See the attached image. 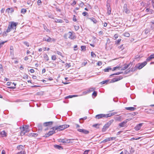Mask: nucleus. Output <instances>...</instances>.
Segmentation results:
<instances>
[{
    "mask_svg": "<svg viewBox=\"0 0 154 154\" xmlns=\"http://www.w3.org/2000/svg\"><path fill=\"white\" fill-rule=\"evenodd\" d=\"M130 149V154H132L134 152V150L132 147H131V148Z\"/></svg>",
    "mask_w": 154,
    "mask_h": 154,
    "instance_id": "obj_35",
    "label": "nucleus"
},
{
    "mask_svg": "<svg viewBox=\"0 0 154 154\" xmlns=\"http://www.w3.org/2000/svg\"><path fill=\"white\" fill-rule=\"evenodd\" d=\"M137 114H138L137 112H134L131 113L130 114L132 116H134Z\"/></svg>",
    "mask_w": 154,
    "mask_h": 154,
    "instance_id": "obj_46",
    "label": "nucleus"
},
{
    "mask_svg": "<svg viewBox=\"0 0 154 154\" xmlns=\"http://www.w3.org/2000/svg\"><path fill=\"white\" fill-rule=\"evenodd\" d=\"M123 77L122 76H119L117 77L112 79L111 81L112 82H115L122 79Z\"/></svg>",
    "mask_w": 154,
    "mask_h": 154,
    "instance_id": "obj_8",
    "label": "nucleus"
},
{
    "mask_svg": "<svg viewBox=\"0 0 154 154\" xmlns=\"http://www.w3.org/2000/svg\"><path fill=\"white\" fill-rule=\"evenodd\" d=\"M77 131L80 132H82L85 134H88L89 133L88 131L84 129H79L77 130Z\"/></svg>",
    "mask_w": 154,
    "mask_h": 154,
    "instance_id": "obj_10",
    "label": "nucleus"
},
{
    "mask_svg": "<svg viewBox=\"0 0 154 154\" xmlns=\"http://www.w3.org/2000/svg\"><path fill=\"white\" fill-rule=\"evenodd\" d=\"M55 22L57 23H62L63 22V21L62 20L56 19Z\"/></svg>",
    "mask_w": 154,
    "mask_h": 154,
    "instance_id": "obj_34",
    "label": "nucleus"
},
{
    "mask_svg": "<svg viewBox=\"0 0 154 154\" xmlns=\"http://www.w3.org/2000/svg\"><path fill=\"white\" fill-rule=\"evenodd\" d=\"M26 12V9L22 8L21 10V13L22 14H25Z\"/></svg>",
    "mask_w": 154,
    "mask_h": 154,
    "instance_id": "obj_38",
    "label": "nucleus"
},
{
    "mask_svg": "<svg viewBox=\"0 0 154 154\" xmlns=\"http://www.w3.org/2000/svg\"><path fill=\"white\" fill-rule=\"evenodd\" d=\"M113 121L114 120L113 119L111 120L108 122H107L106 124H105L102 129V131H105L106 130V129L109 128V126L113 123Z\"/></svg>",
    "mask_w": 154,
    "mask_h": 154,
    "instance_id": "obj_3",
    "label": "nucleus"
},
{
    "mask_svg": "<svg viewBox=\"0 0 154 154\" xmlns=\"http://www.w3.org/2000/svg\"><path fill=\"white\" fill-rule=\"evenodd\" d=\"M108 138H109L110 139V141L111 140H115L116 139V137H108Z\"/></svg>",
    "mask_w": 154,
    "mask_h": 154,
    "instance_id": "obj_56",
    "label": "nucleus"
},
{
    "mask_svg": "<svg viewBox=\"0 0 154 154\" xmlns=\"http://www.w3.org/2000/svg\"><path fill=\"white\" fill-rule=\"evenodd\" d=\"M82 50H84L85 49L86 47L85 46H81V47Z\"/></svg>",
    "mask_w": 154,
    "mask_h": 154,
    "instance_id": "obj_58",
    "label": "nucleus"
},
{
    "mask_svg": "<svg viewBox=\"0 0 154 154\" xmlns=\"http://www.w3.org/2000/svg\"><path fill=\"white\" fill-rule=\"evenodd\" d=\"M44 58L47 61H48L49 60V58L48 56V55L46 54H44L43 56Z\"/></svg>",
    "mask_w": 154,
    "mask_h": 154,
    "instance_id": "obj_32",
    "label": "nucleus"
},
{
    "mask_svg": "<svg viewBox=\"0 0 154 154\" xmlns=\"http://www.w3.org/2000/svg\"><path fill=\"white\" fill-rule=\"evenodd\" d=\"M17 24V23H16L14 22H11V24L9 25L8 27V29H7L6 31L4 32L3 34L4 35H5V34H6V33H8L10 32L12 29H13L14 27V29H15L16 26Z\"/></svg>",
    "mask_w": 154,
    "mask_h": 154,
    "instance_id": "obj_1",
    "label": "nucleus"
},
{
    "mask_svg": "<svg viewBox=\"0 0 154 154\" xmlns=\"http://www.w3.org/2000/svg\"><path fill=\"white\" fill-rule=\"evenodd\" d=\"M95 89L94 88H90L88 89L89 93L93 91Z\"/></svg>",
    "mask_w": 154,
    "mask_h": 154,
    "instance_id": "obj_29",
    "label": "nucleus"
},
{
    "mask_svg": "<svg viewBox=\"0 0 154 154\" xmlns=\"http://www.w3.org/2000/svg\"><path fill=\"white\" fill-rule=\"evenodd\" d=\"M147 62L145 61L143 62L140 64V65L138 66V68L139 69H142L143 67L145 66L147 64Z\"/></svg>",
    "mask_w": 154,
    "mask_h": 154,
    "instance_id": "obj_11",
    "label": "nucleus"
},
{
    "mask_svg": "<svg viewBox=\"0 0 154 154\" xmlns=\"http://www.w3.org/2000/svg\"><path fill=\"white\" fill-rule=\"evenodd\" d=\"M95 118L96 119H100L103 118H107L106 115L103 114H100L96 115Z\"/></svg>",
    "mask_w": 154,
    "mask_h": 154,
    "instance_id": "obj_6",
    "label": "nucleus"
},
{
    "mask_svg": "<svg viewBox=\"0 0 154 154\" xmlns=\"http://www.w3.org/2000/svg\"><path fill=\"white\" fill-rule=\"evenodd\" d=\"M53 122L52 121L45 122L43 123V125L45 127L49 126L51 127Z\"/></svg>",
    "mask_w": 154,
    "mask_h": 154,
    "instance_id": "obj_7",
    "label": "nucleus"
},
{
    "mask_svg": "<svg viewBox=\"0 0 154 154\" xmlns=\"http://www.w3.org/2000/svg\"><path fill=\"white\" fill-rule=\"evenodd\" d=\"M43 40L44 41H45L47 42H50L51 41L52 38L49 37H48V38L47 39H46L45 38H43Z\"/></svg>",
    "mask_w": 154,
    "mask_h": 154,
    "instance_id": "obj_25",
    "label": "nucleus"
},
{
    "mask_svg": "<svg viewBox=\"0 0 154 154\" xmlns=\"http://www.w3.org/2000/svg\"><path fill=\"white\" fill-rule=\"evenodd\" d=\"M29 125H28L23 126V127H20V129L21 130V135L23 136L26 133L29 132Z\"/></svg>",
    "mask_w": 154,
    "mask_h": 154,
    "instance_id": "obj_2",
    "label": "nucleus"
},
{
    "mask_svg": "<svg viewBox=\"0 0 154 154\" xmlns=\"http://www.w3.org/2000/svg\"><path fill=\"white\" fill-rule=\"evenodd\" d=\"M142 125V123H140L139 124H138L136 125V127H135V129L136 131H138L140 130L141 128V127Z\"/></svg>",
    "mask_w": 154,
    "mask_h": 154,
    "instance_id": "obj_16",
    "label": "nucleus"
},
{
    "mask_svg": "<svg viewBox=\"0 0 154 154\" xmlns=\"http://www.w3.org/2000/svg\"><path fill=\"white\" fill-rule=\"evenodd\" d=\"M23 43L26 45L27 46L29 47V44L28 42H23Z\"/></svg>",
    "mask_w": 154,
    "mask_h": 154,
    "instance_id": "obj_52",
    "label": "nucleus"
},
{
    "mask_svg": "<svg viewBox=\"0 0 154 154\" xmlns=\"http://www.w3.org/2000/svg\"><path fill=\"white\" fill-rule=\"evenodd\" d=\"M116 113H115V112H112V113H111V114H106L107 118H108V117H110L114 115Z\"/></svg>",
    "mask_w": 154,
    "mask_h": 154,
    "instance_id": "obj_36",
    "label": "nucleus"
},
{
    "mask_svg": "<svg viewBox=\"0 0 154 154\" xmlns=\"http://www.w3.org/2000/svg\"><path fill=\"white\" fill-rule=\"evenodd\" d=\"M154 58V54L151 55L149 57H148L146 60L147 61H149L151 60Z\"/></svg>",
    "mask_w": 154,
    "mask_h": 154,
    "instance_id": "obj_17",
    "label": "nucleus"
},
{
    "mask_svg": "<svg viewBox=\"0 0 154 154\" xmlns=\"http://www.w3.org/2000/svg\"><path fill=\"white\" fill-rule=\"evenodd\" d=\"M76 4V2L75 0H74L73 2L71 4L72 5H74Z\"/></svg>",
    "mask_w": 154,
    "mask_h": 154,
    "instance_id": "obj_59",
    "label": "nucleus"
},
{
    "mask_svg": "<svg viewBox=\"0 0 154 154\" xmlns=\"http://www.w3.org/2000/svg\"><path fill=\"white\" fill-rule=\"evenodd\" d=\"M124 35L127 37H129L130 36V34L129 33L126 32L124 34Z\"/></svg>",
    "mask_w": 154,
    "mask_h": 154,
    "instance_id": "obj_44",
    "label": "nucleus"
},
{
    "mask_svg": "<svg viewBox=\"0 0 154 154\" xmlns=\"http://www.w3.org/2000/svg\"><path fill=\"white\" fill-rule=\"evenodd\" d=\"M72 20H73V21H74V22H75L77 21L76 17L74 15L73 16V18Z\"/></svg>",
    "mask_w": 154,
    "mask_h": 154,
    "instance_id": "obj_51",
    "label": "nucleus"
},
{
    "mask_svg": "<svg viewBox=\"0 0 154 154\" xmlns=\"http://www.w3.org/2000/svg\"><path fill=\"white\" fill-rule=\"evenodd\" d=\"M107 8V14L108 15H110L111 13V8L110 7V5L109 4L107 3L106 5Z\"/></svg>",
    "mask_w": 154,
    "mask_h": 154,
    "instance_id": "obj_12",
    "label": "nucleus"
},
{
    "mask_svg": "<svg viewBox=\"0 0 154 154\" xmlns=\"http://www.w3.org/2000/svg\"><path fill=\"white\" fill-rule=\"evenodd\" d=\"M124 152L125 154H130L129 152L126 149L125 150Z\"/></svg>",
    "mask_w": 154,
    "mask_h": 154,
    "instance_id": "obj_63",
    "label": "nucleus"
},
{
    "mask_svg": "<svg viewBox=\"0 0 154 154\" xmlns=\"http://www.w3.org/2000/svg\"><path fill=\"white\" fill-rule=\"evenodd\" d=\"M121 39H118L116 41V44H119L120 42H121Z\"/></svg>",
    "mask_w": 154,
    "mask_h": 154,
    "instance_id": "obj_53",
    "label": "nucleus"
},
{
    "mask_svg": "<svg viewBox=\"0 0 154 154\" xmlns=\"http://www.w3.org/2000/svg\"><path fill=\"white\" fill-rule=\"evenodd\" d=\"M51 129H52V131H50L48 133L45 134L44 136V137H48L49 136L52 135L56 133L55 130H53V128H52Z\"/></svg>",
    "mask_w": 154,
    "mask_h": 154,
    "instance_id": "obj_5",
    "label": "nucleus"
},
{
    "mask_svg": "<svg viewBox=\"0 0 154 154\" xmlns=\"http://www.w3.org/2000/svg\"><path fill=\"white\" fill-rule=\"evenodd\" d=\"M53 130H55V131L56 130H57V131H61L60 130V126H56L53 127Z\"/></svg>",
    "mask_w": 154,
    "mask_h": 154,
    "instance_id": "obj_19",
    "label": "nucleus"
},
{
    "mask_svg": "<svg viewBox=\"0 0 154 154\" xmlns=\"http://www.w3.org/2000/svg\"><path fill=\"white\" fill-rule=\"evenodd\" d=\"M55 148L58 149H63V148L62 146L59 145H54Z\"/></svg>",
    "mask_w": 154,
    "mask_h": 154,
    "instance_id": "obj_24",
    "label": "nucleus"
},
{
    "mask_svg": "<svg viewBox=\"0 0 154 154\" xmlns=\"http://www.w3.org/2000/svg\"><path fill=\"white\" fill-rule=\"evenodd\" d=\"M60 130L61 131L69 127V125H60Z\"/></svg>",
    "mask_w": 154,
    "mask_h": 154,
    "instance_id": "obj_13",
    "label": "nucleus"
},
{
    "mask_svg": "<svg viewBox=\"0 0 154 154\" xmlns=\"http://www.w3.org/2000/svg\"><path fill=\"white\" fill-rule=\"evenodd\" d=\"M97 95V93L96 91H94L92 93V95L96 97Z\"/></svg>",
    "mask_w": 154,
    "mask_h": 154,
    "instance_id": "obj_41",
    "label": "nucleus"
},
{
    "mask_svg": "<svg viewBox=\"0 0 154 154\" xmlns=\"http://www.w3.org/2000/svg\"><path fill=\"white\" fill-rule=\"evenodd\" d=\"M54 5L56 7H55V8H56V10L57 11H59V12H60L61 11V10L60 9H59L58 8H57L55 5L54 4Z\"/></svg>",
    "mask_w": 154,
    "mask_h": 154,
    "instance_id": "obj_42",
    "label": "nucleus"
},
{
    "mask_svg": "<svg viewBox=\"0 0 154 154\" xmlns=\"http://www.w3.org/2000/svg\"><path fill=\"white\" fill-rule=\"evenodd\" d=\"M51 59L53 60H55L56 59V57L55 55H53L51 57Z\"/></svg>",
    "mask_w": 154,
    "mask_h": 154,
    "instance_id": "obj_48",
    "label": "nucleus"
},
{
    "mask_svg": "<svg viewBox=\"0 0 154 154\" xmlns=\"http://www.w3.org/2000/svg\"><path fill=\"white\" fill-rule=\"evenodd\" d=\"M37 5H41V4L42 3L41 0H38V1H37Z\"/></svg>",
    "mask_w": 154,
    "mask_h": 154,
    "instance_id": "obj_57",
    "label": "nucleus"
},
{
    "mask_svg": "<svg viewBox=\"0 0 154 154\" xmlns=\"http://www.w3.org/2000/svg\"><path fill=\"white\" fill-rule=\"evenodd\" d=\"M29 134L30 135V136H32L33 137H36L38 135L37 134L34 133H31V134Z\"/></svg>",
    "mask_w": 154,
    "mask_h": 154,
    "instance_id": "obj_37",
    "label": "nucleus"
},
{
    "mask_svg": "<svg viewBox=\"0 0 154 154\" xmlns=\"http://www.w3.org/2000/svg\"><path fill=\"white\" fill-rule=\"evenodd\" d=\"M17 148L19 150L22 151V150L24 149V147L22 145H20L17 146Z\"/></svg>",
    "mask_w": 154,
    "mask_h": 154,
    "instance_id": "obj_22",
    "label": "nucleus"
},
{
    "mask_svg": "<svg viewBox=\"0 0 154 154\" xmlns=\"http://www.w3.org/2000/svg\"><path fill=\"white\" fill-rule=\"evenodd\" d=\"M14 11V9L12 8H9L6 10V11H8V13H11Z\"/></svg>",
    "mask_w": 154,
    "mask_h": 154,
    "instance_id": "obj_18",
    "label": "nucleus"
},
{
    "mask_svg": "<svg viewBox=\"0 0 154 154\" xmlns=\"http://www.w3.org/2000/svg\"><path fill=\"white\" fill-rule=\"evenodd\" d=\"M123 11L126 14H128L130 12L129 11L127 8V5L126 4H125L124 5Z\"/></svg>",
    "mask_w": 154,
    "mask_h": 154,
    "instance_id": "obj_14",
    "label": "nucleus"
},
{
    "mask_svg": "<svg viewBox=\"0 0 154 154\" xmlns=\"http://www.w3.org/2000/svg\"><path fill=\"white\" fill-rule=\"evenodd\" d=\"M74 139H60L59 142L63 143H72V140H73Z\"/></svg>",
    "mask_w": 154,
    "mask_h": 154,
    "instance_id": "obj_4",
    "label": "nucleus"
},
{
    "mask_svg": "<svg viewBox=\"0 0 154 154\" xmlns=\"http://www.w3.org/2000/svg\"><path fill=\"white\" fill-rule=\"evenodd\" d=\"M10 53L12 54L13 52V48L12 46L10 48Z\"/></svg>",
    "mask_w": 154,
    "mask_h": 154,
    "instance_id": "obj_54",
    "label": "nucleus"
},
{
    "mask_svg": "<svg viewBox=\"0 0 154 154\" xmlns=\"http://www.w3.org/2000/svg\"><path fill=\"white\" fill-rule=\"evenodd\" d=\"M25 152L24 151H20V152H18L16 154H25Z\"/></svg>",
    "mask_w": 154,
    "mask_h": 154,
    "instance_id": "obj_47",
    "label": "nucleus"
},
{
    "mask_svg": "<svg viewBox=\"0 0 154 154\" xmlns=\"http://www.w3.org/2000/svg\"><path fill=\"white\" fill-rule=\"evenodd\" d=\"M118 48L119 49H121V50H122L124 48V47H123V45H122L121 46H119Z\"/></svg>",
    "mask_w": 154,
    "mask_h": 154,
    "instance_id": "obj_39",
    "label": "nucleus"
},
{
    "mask_svg": "<svg viewBox=\"0 0 154 154\" xmlns=\"http://www.w3.org/2000/svg\"><path fill=\"white\" fill-rule=\"evenodd\" d=\"M89 93V92H88V89L87 90L83 92V94L84 95H85V94H87L88 93Z\"/></svg>",
    "mask_w": 154,
    "mask_h": 154,
    "instance_id": "obj_49",
    "label": "nucleus"
},
{
    "mask_svg": "<svg viewBox=\"0 0 154 154\" xmlns=\"http://www.w3.org/2000/svg\"><path fill=\"white\" fill-rule=\"evenodd\" d=\"M151 3H152V5L154 9V0H152Z\"/></svg>",
    "mask_w": 154,
    "mask_h": 154,
    "instance_id": "obj_64",
    "label": "nucleus"
},
{
    "mask_svg": "<svg viewBox=\"0 0 154 154\" xmlns=\"http://www.w3.org/2000/svg\"><path fill=\"white\" fill-rule=\"evenodd\" d=\"M82 14L84 16H85L88 14V13L86 12H84L82 13Z\"/></svg>",
    "mask_w": 154,
    "mask_h": 154,
    "instance_id": "obj_61",
    "label": "nucleus"
},
{
    "mask_svg": "<svg viewBox=\"0 0 154 154\" xmlns=\"http://www.w3.org/2000/svg\"><path fill=\"white\" fill-rule=\"evenodd\" d=\"M130 65V64H128L127 65L125 66L124 67H123L122 68L121 70H125V69H127L129 67Z\"/></svg>",
    "mask_w": 154,
    "mask_h": 154,
    "instance_id": "obj_27",
    "label": "nucleus"
},
{
    "mask_svg": "<svg viewBox=\"0 0 154 154\" xmlns=\"http://www.w3.org/2000/svg\"><path fill=\"white\" fill-rule=\"evenodd\" d=\"M74 51H76L78 49L77 48V45H74Z\"/></svg>",
    "mask_w": 154,
    "mask_h": 154,
    "instance_id": "obj_60",
    "label": "nucleus"
},
{
    "mask_svg": "<svg viewBox=\"0 0 154 154\" xmlns=\"http://www.w3.org/2000/svg\"><path fill=\"white\" fill-rule=\"evenodd\" d=\"M38 130L42 131V124H38Z\"/></svg>",
    "mask_w": 154,
    "mask_h": 154,
    "instance_id": "obj_26",
    "label": "nucleus"
},
{
    "mask_svg": "<svg viewBox=\"0 0 154 154\" xmlns=\"http://www.w3.org/2000/svg\"><path fill=\"white\" fill-rule=\"evenodd\" d=\"M112 69V68L110 67H108L106 69H105L103 70L104 72H108L109 71V70H111Z\"/></svg>",
    "mask_w": 154,
    "mask_h": 154,
    "instance_id": "obj_33",
    "label": "nucleus"
},
{
    "mask_svg": "<svg viewBox=\"0 0 154 154\" xmlns=\"http://www.w3.org/2000/svg\"><path fill=\"white\" fill-rule=\"evenodd\" d=\"M91 55L92 57H96V55L94 54V53L93 52H91Z\"/></svg>",
    "mask_w": 154,
    "mask_h": 154,
    "instance_id": "obj_45",
    "label": "nucleus"
},
{
    "mask_svg": "<svg viewBox=\"0 0 154 154\" xmlns=\"http://www.w3.org/2000/svg\"><path fill=\"white\" fill-rule=\"evenodd\" d=\"M79 5V6L82 7L84 5V3L82 2H81L80 3Z\"/></svg>",
    "mask_w": 154,
    "mask_h": 154,
    "instance_id": "obj_50",
    "label": "nucleus"
},
{
    "mask_svg": "<svg viewBox=\"0 0 154 154\" xmlns=\"http://www.w3.org/2000/svg\"><path fill=\"white\" fill-rule=\"evenodd\" d=\"M102 63L101 61H98L97 64V65L99 66H100L102 65Z\"/></svg>",
    "mask_w": 154,
    "mask_h": 154,
    "instance_id": "obj_62",
    "label": "nucleus"
},
{
    "mask_svg": "<svg viewBox=\"0 0 154 154\" xmlns=\"http://www.w3.org/2000/svg\"><path fill=\"white\" fill-rule=\"evenodd\" d=\"M125 109L127 110H129L131 111H134L136 109V108L134 107H125Z\"/></svg>",
    "mask_w": 154,
    "mask_h": 154,
    "instance_id": "obj_20",
    "label": "nucleus"
},
{
    "mask_svg": "<svg viewBox=\"0 0 154 154\" xmlns=\"http://www.w3.org/2000/svg\"><path fill=\"white\" fill-rule=\"evenodd\" d=\"M106 41V42L105 45V48L106 49L107 48V45H109L111 42L110 39L109 38H107Z\"/></svg>",
    "mask_w": 154,
    "mask_h": 154,
    "instance_id": "obj_23",
    "label": "nucleus"
},
{
    "mask_svg": "<svg viewBox=\"0 0 154 154\" xmlns=\"http://www.w3.org/2000/svg\"><path fill=\"white\" fill-rule=\"evenodd\" d=\"M110 141V139L109 138H107L106 139H105L104 140H103L102 141H101L100 143H106L107 142Z\"/></svg>",
    "mask_w": 154,
    "mask_h": 154,
    "instance_id": "obj_31",
    "label": "nucleus"
},
{
    "mask_svg": "<svg viewBox=\"0 0 154 154\" xmlns=\"http://www.w3.org/2000/svg\"><path fill=\"white\" fill-rule=\"evenodd\" d=\"M149 32V30L148 29H146L145 31V33L146 34H147Z\"/></svg>",
    "mask_w": 154,
    "mask_h": 154,
    "instance_id": "obj_55",
    "label": "nucleus"
},
{
    "mask_svg": "<svg viewBox=\"0 0 154 154\" xmlns=\"http://www.w3.org/2000/svg\"><path fill=\"white\" fill-rule=\"evenodd\" d=\"M99 124H96L94 125L93 126L94 127L96 128H99Z\"/></svg>",
    "mask_w": 154,
    "mask_h": 154,
    "instance_id": "obj_43",
    "label": "nucleus"
},
{
    "mask_svg": "<svg viewBox=\"0 0 154 154\" xmlns=\"http://www.w3.org/2000/svg\"><path fill=\"white\" fill-rule=\"evenodd\" d=\"M127 120L128 119H127V120L119 124V126L120 128L124 127L125 126V124L127 122Z\"/></svg>",
    "mask_w": 154,
    "mask_h": 154,
    "instance_id": "obj_15",
    "label": "nucleus"
},
{
    "mask_svg": "<svg viewBox=\"0 0 154 154\" xmlns=\"http://www.w3.org/2000/svg\"><path fill=\"white\" fill-rule=\"evenodd\" d=\"M54 53H55L57 54L58 55L61 56L62 57H63V56L62 55V54L60 51H56L54 52Z\"/></svg>",
    "mask_w": 154,
    "mask_h": 154,
    "instance_id": "obj_28",
    "label": "nucleus"
},
{
    "mask_svg": "<svg viewBox=\"0 0 154 154\" xmlns=\"http://www.w3.org/2000/svg\"><path fill=\"white\" fill-rule=\"evenodd\" d=\"M67 35L69 38L71 39H74L75 37L72 35V33L71 32H69L67 33Z\"/></svg>",
    "mask_w": 154,
    "mask_h": 154,
    "instance_id": "obj_9",
    "label": "nucleus"
},
{
    "mask_svg": "<svg viewBox=\"0 0 154 154\" xmlns=\"http://www.w3.org/2000/svg\"><path fill=\"white\" fill-rule=\"evenodd\" d=\"M90 20H91L94 23H96L97 22V21L96 20V19L94 18H89Z\"/></svg>",
    "mask_w": 154,
    "mask_h": 154,
    "instance_id": "obj_30",
    "label": "nucleus"
},
{
    "mask_svg": "<svg viewBox=\"0 0 154 154\" xmlns=\"http://www.w3.org/2000/svg\"><path fill=\"white\" fill-rule=\"evenodd\" d=\"M90 151L89 150H85L84 151L83 154H89Z\"/></svg>",
    "mask_w": 154,
    "mask_h": 154,
    "instance_id": "obj_40",
    "label": "nucleus"
},
{
    "mask_svg": "<svg viewBox=\"0 0 154 154\" xmlns=\"http://www.w3.org/2000/svg\"><path fill=\"white\" fill-rule=\"evenodd\" d=\"M0 134L2 137H6L7 136L6 133L5 131H3L1 132L0 133Z\"/></svg>",
    "mask_w": 154,
    "mask_h": 154,
    "instance_id": "obj_21",
    "label": "nucleus"
}]
</instances>
